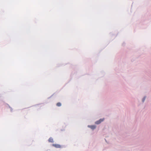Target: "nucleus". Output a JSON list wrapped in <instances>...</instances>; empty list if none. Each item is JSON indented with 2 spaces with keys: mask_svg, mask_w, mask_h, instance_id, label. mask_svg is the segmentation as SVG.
<instances>
[{
  "mask_svg": "<svg viewBox=\"0 0 151 151\" xmlns=\"http://www.w3.org/2000/svg\"><path fill=\"white\" fill-rule=\"evenodd\" d=\"M52 146L56 148H60L61 147V145L59 144H53Z\"/></svg>",
  "mask_w": 151,
  "mask_h": 151,
  "instance_id": "1",
  "label": "nucleus"
},
{
  "mask_svg": "<svg viewBox=\"0 0 151 151\" xmlns=\"http://www.w3.org/2000/svg\"><path fill=\"white\" fill-rule=\"evenodd\" d=\"M104 119H100L99 120L96 121L95 123L96 124H100L101 122H103Z\"/></svg>",
  "mask_w": 151,
  "mask_h": 151,
  "instance_id": "2",
  "label": "nucleus"
},
{
  "mask_svg": "<svg viewBox=\"0 0 151 151\" xmlns=\"http://www.w3.org/2000/svg\"><path fill=\"white\" fill-rule=\"evenodd\" d=\"M48 141L49 142H53V139L52 137H50Z\"/></svg>",
  "mask_w": 151,
  "mask_h": 151,
  "instance_id": "3",
  "label": "nucleus"
},
{
  "mask_svg": "<svg viewBox=\"0 0 151 151\" xmlns=\"http://www.w3.org/2000/svg\"><path fill=\"white\" fill-rule=\"evenodd\" d=\"M89 127L93 129H94L96 128V126L94 125L89 126Z\"/></svg>",
  "mask_w": 151,
  "mask_h": 151,
  "instance_id": "4",
  "label": "nucleus"
},
{
  "mask_svg": "<svg viewBox=\"0 0 151 151\" xmlns=\"http://www.w3.org/2000/svg\"><path fill=\"white\" fill-rule=\"evenodd\" d=\"M56 105L58 106H61V104L60 102H58L57 104Z\"/></svg>",
  "mask_w": 151,
  "mask_h": 151,
  "instance_id": "5",
  "label": "nucleus"
},
{
  "mask_svg": "<svg viewBox=\"0 0 151 151\" xmlns=\"http://www.w3.org/2000/svg\"><path fill=\"white\" fill-rule=\"evenodd\" d=\"M145 97H144L143 98V99H142V101L143 102H144V101H145Z\"/></svg>",
  "mask_w": 151,
  "mask_h": 151,
  "instance_id": "6",
  "label": "nucleus"
}]
</instances>
